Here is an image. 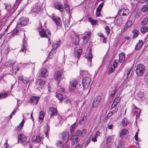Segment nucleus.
Listing matches in <instances>:
<instances>
[{"label": "nucleus", "mask_w": 148, "mask_h": 148, "mask_svg": "<svg viewBox=\"0 0 148 148\" xmlns=\"http://www.w3.org/2000/svg\"><path fill=\"white\" fill-rule=\"evenodd\" d=\"M97 137L94 135V134L91 135L89 138L86 142V143L88 145L92 140V142H95L97 141Z\"/></svg>", "instance_id": "nucleus-15"}, {"label": "nucleus", "mask_w": 148, "mask_h": 148, "mask_svg": "<svg viewBox=\"0 0 148 148\" xmlns=\"http://www.w3.org/2000/svg\"><path fill=\"white\" fill-rule=\"evenodd\" d=\"M40 8L38 6H35L32 9L31 11L33 12L38 13V12L40 11Z\"/></svg>", "instance_id": "nucleus-34"}, {"label": "nucleus", "mask_w": 148, "mask_h": 148, "mask_svg": "<svg viewBox=\"0 0 148 148\" xmlns=\"http://www.w3.org/2000/svg\"><path fill=\"white\" fill-rule=\"evenodd\" d=\"M26 50V49L25 47V46L24 45H23L22 46V48L20 50V51L21 52H25Z\"/></svg>", "instance_id": "nucleus-56"}, {"label": "nucleus", "mask_w": 148, "mask_h": 148, "mask_svg": "<svg viewBox=\"0 0 148 148\" xmlns=\"http://www.w3.org/2000/svg\"><path fill=\"white\" fill-rule=\"evenodd\" d=\"M16 112V110H13V112H12L11 114L10 115L9 117L11 118L12 117V116L13 115L15 114Z\"/></svg>", "instance_id": "nucleus-59"}, {"label": "nucleus", "mask_w": 148, "mask_h": 148, "mask_svg": "<svg viewBox=\"0 0 148 148\" xmlns=\"http://www.w3.org/2000/svg\"><path fill=\"white\" fill-rule=\"evenodd\" d=\"M56 97L60 101H62L63 99V96L60 93H57L56 95Z\"/></svg>", "instance_id": "nucleus-43"}, {"label": "nucleus", "mask_w": 148, "mask_h": 148, "mask_svg": "<svg viewBox=\"0 0 148 148\" xmlns=\"http://www.w3.org/2000/svg\"><path fill=\"white\" fill-rule=\"evenodd\" d=\"M77 84V82L75 80H73L70 83L69 86V89L70 91H72L74 90L75 88L76 85Z\"/></svg>", "instance_id": "nucleus-12"}, {"label": "nucleus", "mask_w": 148, "mask_h": 148, "mask_svg": "<svg viewBox=\"0 0 148 148\" xmlns=\"http://www.w3.org/2000/svg\"><path fill=\"white\" fill-rule=\"evenodd\" d=\"M142 10L143 12H145L148 11V7L147 5H144L143 6L142 8Z\"/></svg>", "instance_id": "nucleus-47"}, {"label": "nucleus", "mask_w": 148, "mask_h": 148, "mask_svg": "<svg viewBox=\"0 0 148 148\" xmlns=\"http://www.w3.org/2000/svg\"><path fill=\"white\" fill-rule=\"evenodd\" d=\"M132 22L131 21H128L127 25L130 27L132 25Z\"/></svg>", "instance_id": "nucleus-60"}, {"label": "nucleus", "mask_w": 148, "mask_h": 148, "mask_svg": "<svg viewBox=\"0 0 148 148\" xmlns=\"http://www.w3.org/2000/svg\"><path fill=\"white\" fill-rule=\"evenodd\" d=\"M61 41H58L56 43H53L52 45L53 49H56L60 46Z\"/></svg>", "instance_id": "nucleus-33"}, {"label": "nucleus", "mask_w": 148, "mask_h": 148, "mask_svg": "<svg viewBox=\"0 0 148 148\" xmlns=\"http://www.w3.org/2000/svg\"><path fill=\"white\" fill-rule=\"evenodd\" d=\"M45 115V113L44 111H40L39 116V121L40 123L42 122Z\"/></svg>", "instance_id": "nucleus-21"}, {"label": "nucleus", "mask_w": 148, "mask_h": 148, "mask_svg": "<svg viewBox=\"0 0 148 148\" xmlns=\"http://www.w3.org/2000/svg\"><path fill=\"white\" fill-rule=\"evenodd\" d=\"M24 120L23 119L21 122L18 125L17 128H16V129L18 131H21L22 127L24 125Z\"/></svg>", "instance_id": "nucleus-31"}, {"label": "nucleus", "mask_w": 148, "mask_h": 148, "mask_svg": "<svg viewBox=\"0 0 148 148\" xmlns=\"http://www.w3.org/2000/svg\"><path fill=\"white\" fill-rule=\"evenodd\" d=\"M87 118L86 116H84L79 121V124L80 125H83L84 124L86 121Z\"/></svg>", "instance_id": "nucleus-36"}, {"label": "nucleus", "mask_w": 148, "mask_h": 148, "mask_svg": "<svg viewBox=\"0 0 148 148\" xmlns=\"http://www.w3.org/2000/svg\"><path fill=\"white\" fill-rule=\"evenodd\" d=\"M28 21V20L27 18L23 17L20 18L17 25H25L27 24Z\"/></svg>", "instance_id": "nucleus-11"}, {"label": "nucleus", "mask_w": 148, "mask_h": 148, "mask_svg": "<svg viewBox=\"0 0 148 148\" xmlns=\"http://www.w3.org/2000/svg\"><path fill=\"white\" fill-rule=\"evenodd\" d=\"M132 112L137 117L139 116L140 113V110L137 108L136 106H134V109L132 111Z\"/></svg>", "instance_id": "nucleus-18"}, {"label": "nucleus", "mask_w": 148, "mask_h": 148, "mask_svg": "<svg viewBox=\"0 0 148 148\" xmlns=\"http://www.w3.org/2000/svg\"><path fill=\"white\" fill-rule=\"evenodd\" d=\"M70 140L71 142V144L75 145L78 142V137L77 136L73 135L71 137Z\"/></svg>", "instance_id": "nucleus-17"}, {"label": "nucleus", "mask_w": 148, "mask_h": 148, "mask_svg": "<svg viewBox=\"0 0 148 148\" xmlns=\"http://www.w3.org/2000/svg\"><path fill=\"white\" fill-rule=\"evenodd\" d=\"M91 50L90 49L89 50V53H87V55L86 56V58L88 60V61L91 62L92 59V55L91 53Z\"/></svg>", "instance_id": "nucleus-30"}, {"label": "nucleus", "mask_w": 148, "mask_h": 148, "mask_svg": "<svg viewBox=\"0 0 148 148\" xmlns=\"http://www.w3.org/2000/svg\"><path fill=\"white\" fill-rule=\"evenodd\" d=\"M140 31L142 34H144L148 31V27L145 26H143L140 28Z\"/></svg>", "instance_id": "nucleus-28"}, {"label": "nucleus", "mask_w": 148, "mask_h": 148, "mask_svg": "<svg viewBox=\"0 0 148 148\" xmlns=\"http://www.w3.org/2000/svg\"><path fill=\"white\" fill-rule=\"evenodd\" d=\"M45 81L41 79H38L37 80L36 83L35 87L39 90H42L44 86Z\"/></svg>", "instance_id": "nucleus-6"}, {"label": "nucleus", "mask_w": 148, "mask_h": 148, "mask_svg": "<svg viewBox=\"0 0 148 148\" xmlns=\"http://www.w3.org/2000/svg\"><path fill=\"white\" fill-rule=\"evenodd\" d=\"M144 79L145 82L148 84V72L146 73Z\"/></svg>", "instance_id": "nucleus-54"}, {"label": "nucleus", "mask_w": 148, "mask_h": 148, "mask_svg": "<svg viewBox=\"0 0 148 148\" xmlns=\"http://www.w3.org/2000/svg\"><path fill=\"white\" fill-rule=\"evenodd\" d=\"M116 88L115 87H113L112 88L109 92V94L111 96H113L116 92Z\"/></svg>", "instance_id": "nucleus-29"}, {"label": "nucleus", "mask_w": 148, "mask_h": 148, "mask_svg": "<svg viewBox=\"0 0 148 148\" xmlns=\"http://www.w3.org/2000/svg\"><path fill=\"white\" fill-rule=\"evenodd\" d=\"M52 19L57 25L58 26H60L61 25L62 22L58 17L55 16L53 14L52 15Z\"/></svg>", "instance_id": "nucleus-10"}, {"label": "nucleus", "mask_w": 148, "mask_h": 148, "mask_svg": "<svg viewBox=\"0 0 148 148\" xmlns=\"http://www.w3.org/2000/svg\"><path fill=\"white\" fill-rule=\"evenodd\" d=\"M115 68H114L113 67V66H112L110 68L109 71L108 73H113L114 71V69Z\"/></svg>", "instance_id": "nucleus-48"}, {"label": "nucleus", "mask_w": 148, "mask_h": 148, "mask_svg": "<svg viewBox=\"0 0 148 148\" xmlns=\"http://www.w3.org/2000/svg\"><path fill=\"white\" fill-rule=\"evenodd\" d=\"M43 140V135L40 134H38L37 136H33L32 137V140L34 143H39Z\"/></svg>", "instance_id": "nucleus-7"}, {"label": "nucleus", "mask_w": 148, "mask_h": 148, "mask_svg": "<svg viewBox=\"0 0 148 148\" xmlns=\"http://www.w3.org/2000/svg\"><path fill=\"white\" fill-rule=\"evenodd\" d=\"M65 103L67 104L71 105V101L69 99H66L65 101Z\"/></svg>", "instance_id": "nucleus-61"}, {"label": "nucleus", "mask_w": 148, "mask_h": 148, "mask_svg": "<svg viewBox=\"0 0 148 148\" xmlns=\"http://www.w3.org/2000/svg\"><path fill=\"white\" fill-rule=\"evenodd\" d=\"M26 137L24 135L20 134L19 135L18 138V141L20 140L21 143L24 142L26 139Z\"/></svg>", "instance_id": "nucleus-26"}, {"label": "nucleus", "mask_w": 148, "mask_h": 148, "mask_svg": "<svg viewBox=\"0 0 148 148\" xmlns=\"http://www.w3.org/2000/svg\"><path fill=\"white\" fill-rule=\"evenodd\" d=\"M41 75L43 77H47L48 75V73L47 69H42L41 71Z\"/></svg>", "instance_id": "nucleus-25"}, {"label": "nucleus", "mask_w": 148, "mask_h": 148, "mask_svg": "<svg viewBox=\"0 0 148 148\" xmlns=\"http://www.w3.org/2000/svg\"><path fill=\"white\" fill-rule=\"evenodd\" d=\"M119 62L120 63H122L124 60L125 58V54L123 52L119 54Z\"/></svg>", "instance_id": "nucleus-24"}, {"label": "nucleus", "mask_w": 148, "mask_h": 148, "mask_svg": "<svg viewBox=\"0 0 148 148\" xmlns=\"http://www.w3.org/2000/svg\"><path fill=\"white\" fill-rule=\"evenodd\" d=\"M91 81V78L89 77H85L82 80V85L84 88L83 94L84 97H86L89 92Z\"/></svg>", "instance_id": "nucleus-1"}, {"label": "nucleus", "mask_w": 148, "mask_h": 148, "mask_svg": "<svg viewBox=\"0 0 148 148\" xmlns=\"http://www.w3.org/2000/svg\"><path fill=\"white\" fill-rule=\"evenodd\" d=\"M40 99V97H39L32 96V97L30 99V102L33 104H36Z\"/></svg>", "instance_id": "nucleus-14"}, {"label": "nucleus", "mask_w": 148, "mask_h": 148, "mask_svg": "<svg viewBox=\"0 0 148 148\" xmlns=\"http://www.w3.org/2000/svg\"><path fill=\"white\" fill-rule=\"evenodd\" d=\"M91 23L93 25H96L97 22L96 20H92L90 21Z\"/></svg>", "instance_id": "nucleus-64"}, {"label": "nucleus", "mask_w": 148, "mask_h": 148, "mask_svg": "<svg viewBox=\"0 0 148 148\" xmlns=\"http://www.w3.org/2000/svg\"><path fill=\"white\" fill-rule=\"evenodd\" d=\"M118 103H116V102H115L114 101H113L112 105V108H114L115 107H116L118 104Z\"/></svg>", "instance_id": "nucleus-63"}, {"label": "nucleus", "mask_w": 148, "mask_h": 148, "mask_svg": "<svg viewBox=\"0 0 148 148\" xmlns=\"http://www.w3.org/2000/svg\"><path fill=\"white\" fill-rule=\"evenodd\" d=\"M49 112L51 114V117H52L53 116L56 115L57 114L56 110L55 108L53 107L50 108Z\"/></svg>", "instance_id": "nucleus-22"}, {"label": "nucleus", "mask_w": 148, "mask_h": 148, "mask_svg": "<svg viewBox=\"0 0 148 148\" xmlns=\"http://www.w3.org/2000/svg\"><path fill=\"white\" fill-rule=\"evenodd\" d=\"M132 70V68H130L127 70V73L126 75V78H127L129 77H130L131 75H130V72Z\"/></svg>", "instance_id": "nucleus-49"}, {"label": "nucleus", "mask_w": 148, "mask_h": 148, "mask_svg": "<svg viewBox=\"0 0 148 148\" xmlns=\"http://www.w3.org/2000/svg\"><path fill=\"white\" fill-rule=\"evenodd\" d=\"M19 68L18 66L13 67L12 70L13 72H16L19 70Z\"/></svg>", "instance_id": "nucleus-55"}, {"label": "nucleus", "mask_w": 148, "mask_h": 148, "mask_svg": "<svg viewBox=\"0 0 148 148\" xmlns=\"http://www.w3.org/2000/svg\"><path fill=\"white\" fill-rule=\"evenodd\" d=\"M121 99V98L120 97H116L114 100V101L117 103H118L119 102Z\"/></svg>", "instance_id": "nucleus-57"}, {"label": "nucleus", "mask_w": 148, "mask_h": 148, "mask_svg": "<svg viewBox=\"0 0 148 148\" xmlns=\"http://www.w3.org/2000/svg\"><path fill=\"white\" fill-rule=\"evenodd\" d=\"M132 32L133 34V38H137L139 34L138 31L136 29H134L133 30Z\"/></svg>", "instance_id": "nucleus-35"}, {"label": "nucleus", "mask_w": 148, "mask_h": 148, "mask_svg": "<svg viewBox=\"0 0 148 148\" xmlns=\"http://www.w3.org/2000/svg\"><path fill=\"white\" fill-rule=\"evenodd\" d=\"M129 132L126 129H124L121 130L120 134V136L121 138H123L125 135L128 134Z\"/></svg>", "instance_id": "nucleus-19"}, {"label": "nucleus", "mask_w": 148, "mask_h": 148, "mask_svg": "<svg viewBox=\"0 0 148 148\" xmlns=\"http://www.w3.org/2000/svg\"><path fill=\"white\" fill-rule=\"evenodd\" d=\"M86 130L85 129H84L82 131L80 130V137H82L85 136L86 134Z\"/></svg>", "instance_id": "nucleus-40"}, {"label": "nucleus", "mask_w": 148, "mask_h": 148, "mask_svg": "<svg viewBox=\"0 0 148 148\" xmlns=\"http://www.w3.org/2000/svg\"><path fill=\"white\" fill-rule=\"evenodd\" d=\"M129 11L127 9L122 8L119 12V14L120 15L125 16L128 14Z\"/></svg>", "instance_id": "nucleus-16"}, {"label": "nucleus", "mask_w": 148, "mask_h": 148, "mask_svg": "<svg viewBox=\"0 0 148 148\" xmlns=\"http://www.w3.org/2000/svg\"><path fill=\"white\" fill-rule=\"evenodd\" d=\"M101 11V9H99V8H97L96 10V15L97 16H100Z\"/></svg>", "instance_id": "nucleus-51"}, {"label": "nucleus", "mask_w": 148, "mask_h": 148, "mask_svg": "<svg viewBox=\"0 0 148 148\" xmlns=\"http://www.w3.org/2000/svg\"><path fill=\"white\" fill-rule=\"evenodd\" d=\"M24 77H23V75H21L20 76H18V78L19 80L23 81V80L24 79Z\"/></svg>", "instance_id": "nucleus-62"}, {"label": "nucleus", "mask_w": 148, "mask_h": 148, "mask_svg": "<svg viewBox=\"0 0 148 148\" xmlns=\"http://www.w3.org/2000/svg\"><path fill=\"white\" fill-rule=\"evenodd\" d=\"M75 136H80V130H78L76 131L75 133V134L74 135Z\"/></svg>", "instance_id": "nucleus-58"}, {"label": "nucleus", "mask_w": 148, "mask_h": 148, "mask_svg": "<svg viewBox=\"0 0 148 148\" xmlns=\"http://www.w3.org/2000/svg\"><path fill=\"white\" fill-rule=\"evenodd\" d=\"M101 98V97L100 96H97L94 98L92 102V108H95L98 106L99 103Z\"/></svg>", "instance_id": "nucleus-9"}, {"label": "nucleus", "mask_w": 148, "mask_h": 148, "mask_svg": "<svg viewBox=\"0 0 148 148\" xmlns=\"http://www.w3.org/2000/svg\"><path fill=\"white\" fill-rule=\"evenodd\" d=\"M76 123L73 124L70 127V132L71 134L73 133L74 131L76 125Z\"/></svg>", "instance_id": "nucleus-39"}, {"label": "nucleus", "mask_w": 148, "mask_h": 148, "mask_svg": "<svg viewBox=\"0 0 148 148\" xmlns=\"http://www.w3.org/2000/svg\"><path fill=\"white\" fill-rule=\"evenodd\" d=\"M114 136L113 135L108 137L107 139V142L108 144H109V143L110 145L112 144L114 141Z\"/></svg>", "instance_id": "nucleus-23"}, {"label": "nucleus", "mask_w": 148, "mask_h": 148, "mask_svg": "<svg viewBox=\"0 0 148 148\" xmlns=\"http://www.w3.org/2000/svg\"><path fill=\"white\" fill-rule=\"evenodd\" d=\"M105 29L106 32L107 33V35H108L110 33L109 32L110 29L109 28L108 26H106L105 27Z\"/></svg>", "instance_id": "nucleus-53"}, {"label": "nucleus", "mask_w": 148, "mask_h": 148, "mask_svg": "<svg viewBox=\"0 0 148 148\" xmlns=\"http://www.w3.org/2000/svg\"><path fill=\"white\" fill-rule=\"evenodd\" d=\"M22 81L25 84H27L29 81V79L28 77H24Z\"/></svg>", "instance_id": "nucleus-44"}, {"label": "nucleus", "mask_w": 148, "mask_h": 148, "mask_svg": "<svg viewBox=\"0 0 148 148\" xmlns=\"http://www.w3.org/2000/svg\"><path fill=\"white\" fill-rule=\"evenodd\" d=\"M64 8L67 13L68 14L70 13V8L68 5L66 4H64Z\"/></svg>", "instance_id": "nucleus-45"}, {"label": "nucleus", "mask_w": 148, "mask_h": 148, "mask_svg": "<svg viewBox=\"0 0 148 148\" xmlns=\"http://www.w3.org/2000/svg\"><path fill=\"white\" fill-rule=\"evenodd\" d=\"M40 35L41 37L47 38L49 41H50L49 36L51 35V32L48 30H44L42 28L39 29Z\"/></svg>", "instance_id": "nucleus-5"}, {"label": "nucleus", "mask_w": 148, "mask_h": 148, "mask_svg": "<svg viewBox=\"0 0 148 148\" xmlns=\"http://www.w3.org/2000/svg\"><path fill=\"white\" fill-rule=\"evenodd\" d=\"M129 123V121L126 118H124L121 121V123L123 125L125 126L127 125Z\"/></svg>", "instance_id": "nucleus-38"}, {"label": "nucleus", "mask_w": 148, "mask_h": 148, "mask_svg": "<svg viewBox=\"0 0 148 148\" xmlns=\"http://www.w3.org/2000/svg\"><path fill=\"white\" fill-rule=\"evenodd\" d=\"M62 117L60 116H59L58 117V121L56 119L55 120V122L56 124H58L60 123V121L61 120Z\"/></svg>", "instance_id": "nucleus-50"}, {"label": "nucleus", "mask_w": 148, "mask_h": 148, "mask_svg": "<svg viewBox=\"0 0 148 148\" xmlns=\"http://www.w3.org/2000/svg\"><path fill=\"white\" fill-rule=\"evenodd\" d=\"M75 40L76 41L75 42V43L77 46L74 49V54L76 57L79 58L82 53V48L79 45V39L77 38Z\"/></svg>", "instance_id": "nucleus-3"}, {"label": "nucleus", "mask_w": 148, "mask_h": 148, "mask_svg": "<svg viewBox=\"0 0 148 148\" xmlns=\"http://www.w3.org/2000/svg\"><path fill=\"white\" fill-rule=\"evenodd\" d=\"M55 7L61 12H63L64 10L63 5L60 3H56L55 4Z\"/></svg>", "instance_id": "nucleus-20"}, {"label": "nucleus", "mask_w": 148, "mask_h": 148, "mask_svg": "<svg viewBox=\"0 0 148 148\" xmlns=\"http://www.w3.org/2000/svg\"><path fill=\"white\" fill-rule=\"evenodd\" d=\"M91 35V33L90 32H87L85 33V36L83 37V40L84 43H86L88 42Z\"/></svg>", "instance_id": "nucleus-13"}, {"label": "nucleus", "mask_w": 148, "mask_h": 148, "mask_svg": "<svg viewBox=\"0 0 148 148\" xmlns=\"http://www.w3.org/2000/svg\"><path fill=\"white\" fill-rule=\"evenodd\" d=\"M62 140L64 141L58 140L56 143V145L58 147L63 146L64 143L68 142L69 137V133L67 132H65L62 134Z\"/></svg>", "instance_id": "nucleus-2"}, {"label": "nucleus", "mask_w": 148, "mask_h": 148, "mask_svg": "<svg viewBox=\"0 0 148 148\" xmlns=\"http://www.w3.org/2000/svg\"><path fill=\"white\" fill-rule=\"evenodd\" d=\"M117 110V109L115 108L114 110H112L111 112H109L107 114L108 117H110L114 113L116 112Z\"/></svg>", "instance_id": "nucleus-41"}, {"label": "nucleus", "mask_w": 148, "mask_h": 148, "mask_svg": "<svg viewBox=\"0 0 148 148\" xmlns=\"http://www.w3.org/2000/svg\"><path fill=\"white\" fill-rule=\"evenodd\" d=\"M116 148H124V144L123 142H120L117 146Z\"/></svg>", "instance_id": "nucleus-42"}, {"label": "nucleus", "mask_w": 148, "mask_h": 148, "mask_svg": "<svg viewBox=\"0 0 148 148\" xmlns=\"http://www.w3.org/2000/svg\"><path fill=\"white\" fill-rule=\"evenodd\" d=\"M148 23V16L144 19L142 23V25H146Z\"/></svg>", "instance_id": "nucleus-46"}, {"label": "nucleus", "mask_w": 148, "mask_h": 148, "mask_svg": "<svg viewBox=\"0 0 148 148\" xmlns=\"http://www.w3.org/2000/svg\"><path fill=\"white\" fill-rule=\"evenodd\" d=\"M63 73L62 71H57L55 73L54 79L58 82L62 80L63 78L62 75Z\"/></svg>", "instance_id": "nucleus-8"}, {"label": "nucleus", "mask_w": 148, "mask_h": 148, "mask_svg": "<svg viewBox=\"0 0 148 148\" xmlns=\"http://www.w3.org/2000/svg\"><path fill=\"white\" fill-rule=\"evenodd\" d=\"M143 43L142 40H140L136 46L135 49L136 50H138L143 45Z\"/></svg>", "instance_id": "nucleus-27"}, {"label": "nucleus", "mask_w": 148, "mask_h": 148, "mask_svg": "<svg viewBox=\"0 0 148 148\" xmlns=\"http://www.w3.org/2000/svg\"><path fill=\"white\" fill-rule=\"evenodd\" d=\"M5 7V8L6 10L7 11H10L11 8V5L9 3H5L4 4Z\"/></svg>", "instance_id": "nucleus-37"}, {"label": "nucleus", "mask_w": 148, "mask_h": 148, "mask_svg": "<svg viewBox=\"0 0 148 148\" xmlns=\"http://www.w3.org/2000/svg\"><path fill=\"white\" fill-rule=\"evenodd\" d=\"M118 64V61L117 60H115L114 62L113 66L114 68H116Z\"/></svg>", "instance_id": "nucleus-52"}, {"label": "nucleus", "mask_w": 148, "mask_h": 148, "mask_svg": "<svg viewBox=\"0 0 148 148\" xmlns=\"http://www.w3.org/2000/svg\"><path fill=\"white\" fill-rule=\"evenodd\" d=\"M146 70V67L145 66L141 64H138L136 69V75L138 77L143 75Z\"/></svg>", "instance_id": "nucleus-4"}, {"label": "nucleus", "mask_w": 148, "mask_h": 148, "mask_svg": "<svg viewBox=\"0 0 148 148\" xmlns=\"http://www.w3.org/2000/svg\"><path fill=\"white\" fill-rule=\"evenodd\" d=\"M70 22V18H69L64 21V25L65 26L66 29L67 28L68 29L69 28V23Z\"/></svg>", "instance_id": "nucleus-32"}]
</instances>
